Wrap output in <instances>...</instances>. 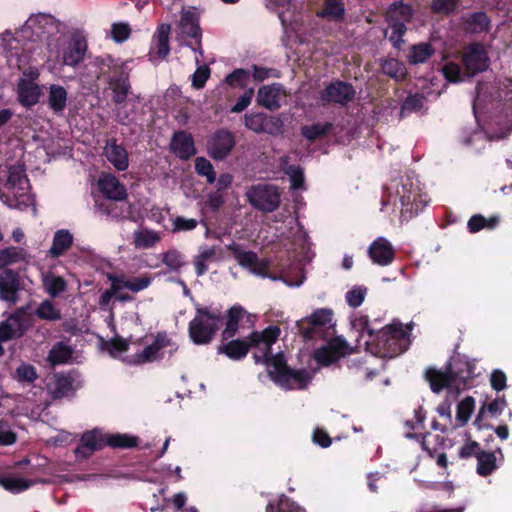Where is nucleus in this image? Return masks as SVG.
<instances>
[{"label": "nucleus", "instance_id": "obj_1", "mask_svg": "<svg viewBox=\"0 0 512 512\" xmlns=\"http://www.w3.org/2000/svg\"><path fill=\"white\" fill-rule=\"evenodd\" d=\"M280 335L277 326H269L262 332H253L249 337V348L256 349V363H265L271 379L283 389H304L312 380V374L307 370H294L286 365L281 353L271 355V346Z\"/></svg>", "mask_w": 512, "mask_h": 512}, {"label": "nucleus", "instance_id": "obj_2", "mask_svg": "<svg viewBox=\"0 0 512 512\" xmlns=\"http://www.w3.org/2000/svg\"><path fill=\"white\" fill-rule=\"evenodd\" d=\"M66 25L51 14H32L15 33L17 41L45 40L48 52L59 56L58 45L64 43Z\"/></svg>", "mask_w": 512, "mask_h": 512}, {"label": "nucleus", "instance_id": "obj_3", "mask_svg": "<svg viewBox=\"0 0 512 512\" xmlns=\"http://www.w3.org/2000/svg\"><path fill=\"white\" fill-rule=\"evenodd\" d=\"M466 73H462L458 64L449 62L442 68L444 77L450 82H462L465 76L472 77L485 71L489 66V58L485 48L480 44L469 45L462 57Z\"/></svg>", "mask_w": 512, "mask_h": 512}, {"label": "nucleus", "instance_id": "obj_4", "mask_svg": "<svg viewBox=\"0 0 512 512\" xmlns=\"http://www.w3.org/2000/svg\"><path fill=\"white\" fill-rule=\"evenodd\" d=\"M105 445L114 448H131L137 445V438L127 434L103 436L99 429L86 432L81 437V444L75 449L77 458H87Z\"/></svg>", "mask_w": 512, "mask_h": 512}, {"label": "nucleus", "instance_id": "obj_5", "mask_svg": "<svg viewBox=\"0 0 512 512\" xmlns=\"http://www.w3.org/2000/svg\"><path fill=\"white\" fill-rule=\"evenodd\" d=\"M175 34L179 43L190 47L193 52L198 53L200 56L203 55L199 14L194 9L182 10L180 20L175 27Z\"/></svg>", "mask_w": 512, "mask_h": 512}, {"label": "nucleus", "instance_id": "obj_6", "mask_svg": "<svg viewBox=\"0 0 512 512\" xmlns=\"http://www.w3.org/2000/svg\"><path fill=\"white\" fill-rule=\"evenodd\" d=\"M226 248L231 251L234 258L237 260L240 266L245 269H248L252 274L259 277H269L272 280L281 279L287 286L289 287H299L303 281L304 276L301 275V278L298 281H291L284 276L281 277H272L268 274V266L269 262L265 259H259L256 253L252 251L243 250L238 244L235 242L226 246Z\"/></svg>", "mask_w": 512, "mask_h": 512}, {"label": "nucleus", "instance_id": "obj_7", "mask_svg": "<svg viewBox=\"0 0 512 512\" xmlns=\"http://www.w3.org/2000/svg\"><path fill=\"white\" fill-rule=\"evenodd\" d=\"M333 311L329 308H319L309 317L296 322L299 333L307 339H313L316 336H332L334 334Z\"/></svg>", "mask_w": 512, "mask_h": 512}, {"label": "nucleus", "instance_id": "obj_8", "mask_svg": "<svg viewBox=\"0 0 512 512\" xmlns=\"http://www.w3.org/2000/svg\"><path fill=\"white\" fill-rule=\"evenodd\" d=\"M469 378V371L464 375L456 373L451 368H448L445 371L429 369L426 372V379L434 392L438 393L443 389H446L448 394L454 398H456L461 391L467 388V381Z\"/></svg>", "mask_w": 512, "mask_h": 512}, {"label": "nucleus", "instance_id": "obj_9", "mask_svg": "<svg viewBox=\"0 0 512 512\" xmlns=\"http://www.w3.org/2000/svg\"><path fill=\"white\" fill-rule=\"evenodd\" d=\"M221 322L220 315L206 309L197 308L195 317L189 324V335L195 344H207L214 337Z\"/></svg>", "mask_w": 512, "mask_h": 512}, {"label": "nucleus", "instance_id": "obj_10", "mask_svg": "<svg viewBox=\"0 0 512 512\" xmlns=\"http://www.w3.org/2000/svg\"><path fill=\"white\" fill-rule=\"evenodd\" d=\"M177 350L176 345L166 334L159 333L151 343L146 342L145 347L134 355L125 359L130 364H145L169 357Z\"/></svg>", "mask_w": 512, "mask_h": 512}, {"label": "nucleus", "instance_id": "obj_11", "mask_svg": "<svg viewBox=\"0 0 512 512\" xmlns=\"http://www.w3.org/2000/svg\"><path fill=\"white\" fill-rule=\"evenodd\" d=\"M412 15V9L409 5L400 3H393L387 13L386 18L389 22V29L391 31L389 40L394 47L399 48L403 43L402 37L406 31L405 23L408 22Z\"/></svg>", "mask_w": 512, "mask_h": 512}, {"label": "nucleus", "instance_id": "obj_12", "mask_svg": "<svg viewBox=\"0 0 512 512\" xmlns=\"http://www.w3.org/2000/svg\"><path fill=\"white\" fill-rule=\"evenodd\" d=\"M246 196L253 207L264 212H273L280 205V193L274 185H254L246 192Z\"/></svg>", "mask_w": 512, "mask_h": 512}, {"label": "nucleus", "instance_id": "obj_13", "mask_svg": "<svg viewBox=\"0 0 512 512\" xmlns=\"http://www.w3.org/2000/svg\"><path fill=\"white\" fill-rule=\"evenodd\" d=\"M59 56L55 53H49L50 58H54L55 61L75 67L83 61L87 51V41L84 37L76 36L67 40L66 33H64V43L58 45Z\"/></svg>", "mask_w": 512, "mask_h": 512}, {"label": "nucleus", "instance_id": "obj_14", "mask_svg": "<svg viewBox=\"0 0 512 512\" xmlns=\"http://www.w3.org/2000/svg\"><path fill=\"white\" fill-rule=\"evenodd\" d=\"M30 326V315L24 310H18L0 323V340L20 338Z\"/></svg>", "mask_w": 512, "mask_h": 512}, {"label": "nucleus", "instance_id": "obj_15", "mask_svg": "<svg viewBox=\"0 0 512 512\" xmlns=\"http://www.w3.org/2000/svg\"><path fill=\"white\" fill-rule=\"evenodd\" d=\"M25 288V282L21 276L11 270L6 269L0 273V299L10 304H15L19 297V291Z\"/></svg>", "mask_w": 512, "mask_h": 512}, {"label": "nucleus", "instance_id": "obj_16", "mask_svg": "<svg viewBox=\"0 0 512 512\" xmlns=\"http://www.w3.org/2000/svg\"><path fill=\"white\" fill-rule=\"evenodd\" d=\"M347 350L346 342L336 337L314 352L315 360L321 365H329L342 357Z\"/></svg>", "mask_w": 512, "mask_h": 512}, {"label": "nucleus", "instance_id": "obj_17", "mask_svg": "<svg viewBox=\"0 0 512 512\" xmlns=\"http://www.w3.org/2000/svg\"><path fill=\"white\" fill-rule=\"evenodd\" d=\"M235 145L231 132L221 130L214 134L208 143V151L211 157L217 160L224 159Z\"/></svg>", "mask_w": 512, "mask_h": 512}, {"label": "nucleus", "instance_id": "obj_18", "mask_svg": "<svg viewBox=\"0 0 512 512\" xmlns=\"http://www.w3.org/2000/svg\"><path fill=\"white\" fill-rule=\"evenodd\" d=\"M368 253L373 263L380 266H387L394 259V248L384 237H378L369 246Z\"/></svg>", "mask_w": 512, "mask_h": 512}, {"label": "nucleus", "instance_id": "obj_19", "mask_svg": "<svg viewBox=\"0 0 512 512\" xmlns=\"http://www.w3.org/2000/svg\"><path fill=\"white\" fill-rule=\"evenodd\" d=\"M104 155L108 162L118 171H125L129 166V155L125 147L115 139H108L104 147Z\"/></svg>", "mask_w": 512, "mask_h": 512}, {"label": "nucleus", "instance_id": "obj_20", "mask_svg": "<svg viewBox=\"0 0 512 512\" xmlns=\"http://www.w3.org/2000/svg\"><path fill=\"white\" fill-rule=\"evenodd\" d=\"M100 191L110 200L121 201L127 197V190L112 174L104 173L98 179Z\"/></svg>", "mask_w": 512, "mask_h": 512}, {"label": "nucleus", "instance_id": "obj_21", "mask_svg": "<svg viewBox=\"0 0 512 512\" xmlns=\"http://www.w3.org/2000/svg\"><path fill=\"white\" fill-rule=\"evenodd\" d=\"M284 95L283 87L280 84L264 85L258 90L257 102L268 110H276L280 107Z\"/></svg>", "mask_w": 512, "mask_h": 512}, {"label": "nucleus", "instance_id": "obj_22", "mask_svg": "<svg viewBox=\"0 0 512 512\" xmlns=\"http://www.w3.org/2000/svg\"><path fill=\"white\" fill-rule=\"evenodd\" d=\"M412 200V192L410 188H407L406 183H400L393 181L389 187H387V199L382 201L383 205L392 204L394 207L397 206L398 201L402 207L408 210V205Z\"/></svg>", "mask_w": 512, "mask_h": 512}, {"label": "nucleus", "instance_id": "obj_23", "mask_svg": "<svg viewBox=\"0 0 512 512\" xmlns=\"http://www.w3.org/2000/svg\"><path fill=\"white\" fill-rule=\"evenodd\" d=\"M171 27L169 24H162L158 27L152 41L150 55L153 59H165L170 53L169 34Z\"/></svg>", "mask_w": 512, "mask_h": 512}, {"label": "nucleus", "instance_id": "obj_24", "mask_svg": "<svg viewBox=\"0 0 512 512\" xmlns=\"http://www.w3.org/2000/svg\"><path fill=\"white\" fill-rule=\"evenodd\" d=\"M221 249L216 246L202 245L193 258V264L198 276L204 275L208 270V263L221 257Z\"/></svg>", "mask_w": 512, "mask_h": 512}, {"label": "nucleus", "instance_id": "obj_25", "mask_svg": "<svg viewBox=\"0 0 512 512\" xmlns=\"http://www.w3.org/2000/svg\"><path fill=\"white\" fill-rule=\"evenodd\" d=\"M171 149L181 159H188L196 153L192 136L183 131L174 134Z\"/></svg>", "mask_w": 512, "mask_h": 512}, {"label": "nucleus", "instance_id": "obj_26", "mask_svg": "<svg viewBox=\"0 0 512 512\" xmlns=\"http://www.w3.org/2000/svg\"><path fill=\"white\" fill-rule=\"evenodd\" d=\"M41 95V89L37 83L28 79H20L18 82V99L25 107L35 105Z\"/></svg>", "mask_w": 512, "mask_h": 512}, {"label": "nucleus", "instance_id": "obj_27", "mask_svg": "<svg viewBox=\"0 0 512 512\" xmlns=\"http://www.w3.org/2000/svg\"><path fill=\"white\" fill-rule=\"evenodd\" d=\"M354 94L355 91L351 85L343 82H337L326 88L323 98L329 102L331 101L343 104L350 101Z\"/></svg>", "mask_w": 512, "mask_h": 512}, {"label": "nucleus", "instance_id": "obj_28", "mask_svg": "<svg viewBox=\"0 0 512 512\" xmlns=\"http://www.w3.org/2000/svg\"><path fill=\"white\" fill-rule=\"evenodd\" d=\"M68 100L67 90L59 84H51L48 89L47 104L55 114H62Z\"/></svg>", "mask_w": 512, "mask_h": 512}, {"label": "nucleus", "instance_id": "obj_29", "mask_svg": "<svg viewBox=\"0 0 512 512\" xmlns=\"http://www.w3.org/2000/svg\"><path fill=\"white\" fill-rule=\"evenodd\" d=\"M48 387L54 398L69 396L75 390L74 380L70 375H54Z\"/></svg>", "mask_w": 512, "mask_h": 512}, {"label": "nucleus", "instance_id": "obj_30", "mask_svg": "<svg viewBox=\"0 0 512 512\" xmlns=\"http://www.w3.org/2000/svg\"><path fill=\"white\" fill-rule=\"evenodd\" d=\"M73 244V235L67 229L57 230L54 234L52 246L48 253L53 258H58L66 253Z\"/></svg>", "mask_w": 512, "mask_h": 512}, {"label": "nucleus", "instance_id": "obj_31", "mask_svg": "<svg viewBox=\"0 0 512 512\" xmlns=\"http://www.w3.org/2000/svg\"><path fill=\"white\" fill-rule=\"evenodd\" d=\"M161 233L147 228H140L133 233V243L137 249H150L161 240Z\"/></svg>", "mask_w": 512, "mask_h": 512}, {"label": "nucleus", "instance_id": "obj_32", "mask_svg": "<svg viewBox=\"0 0 512 512\" xmlns=\"http://www.w3.org/2000/svg\"><path fill=\"white\" fill-rule=\"evenodd\" d=\"M121 290L128 289L137 293L148 288L152 283V277L144 275L141 277L128 278L126 276H115Z\"/></svg>", "mask_w": 512, "mask_h": 512}, {"label": "nucleus", "instance_id": "obj_33", "mask_svg": "<svg viewBox=\"0 0 512 512\" xmlns=\"http://www.w3.org/2000/svg\"><path fill=\"white\" fill-rule=\"evenodd\" d=\"M249 350V342L243 340H231L226 344L219 346L218 352L224 353L232 360L244 358Z\"/></svg>", "mask_w": 512, "mask_h": 512}, {"label": "nucleus", "instance_id": "obj_34", "mask_svg": "<svg viewBox=\"0 0 512 512\" xmlns=\"http://www.w3.org/2000/svg\"><path fill=\"white\" fill-rule=\"evenodd\" d=\"M27 258V252L20 247L10 246L0 250V269L9 265L20 263Z\"/></svg>", "mask_w": 512, "mask_h": 512}, {"label": "nucleus", "instance_id": "obj_35", "mask_svg": "<svg viewBox=\"0 0 512 512\" xmlns=\"http://www.w3.org/2000/svg\"><path fill=\"white\" fill-rule=\"evenodd\" d=\"M246 316V312L239 306L232 307L228 312L226 327L222 333L225 340L232 338L238 330L239 323Z\"/></svg>", "mask_w": 512, "mask_h": 512}, {"label": "nucleus", "instance_id": "obj_36", "mask_svg": "<svg viewBox=\"0 0 512 512\" xmlns=\"http://www.w3.org/2000/svg\"><path fill=\"white\" fill-rule=\"evenodd\" d=\"M109 88L113 92V101L117 105H121L125 101L130 91V85L127 77L125 76L111 78L109 80Z\"/></svg>", "mask_w": 512, "mask_h": 512}, {"label": "nucleus", "instance_id": "obj_37", "mask_svg": "<svg viewBox=\"0 0 512 512\" xmlns=\"http://www.w3.org/2000/svg\"><path fill=\"white\" fill-rule=\"evenodd\" d=\"M42 281L45 291L51 297H57L67 288L66 281L62 277L56 276L55 274L52 273L44 275Z\"/></svg>", "mask_w": 512, "mask_h": 512}, {"label": "nucleus", "instance_id": "obj_38", "mask_svg": "<svg viewBox=\"0 0 512 512\" xmlns=\"http://www.w3.org/2000/svg\"><path fill=\"white\" fill-rule=\"evenodd\" d=\"M435 50L429 43H420L413 45L409 53V61L411 64H419L426 62Z\"/></svg>", "mask_w": 512, "mask_h": 512}, {"label": "nucleus", "instance_id": "obj_39", "mask_svg": "<svg viewBox=\"0 0 512 512\" xmlns=\"http://www.w3.org/2000/svg\"><path fill=\"white\" fill-rule=\"evenodd\" d=\"M0 485L12 493H19L30 488L33 482L21 477H3Z\"/></svg>", "mask_w": 512, "mask_h": 512}, {"label": "nucleus", "instance_id": "obj_40", "mask_svg": "<svg viewBox=\"0 0 512 512\" xmlns=\"http://www.w3.org/2000/svg\"><path fill=\"white\" fill-rule=\"evenodd\" d=\"M381 69L384 74L396 80H401L406 76L404 64L393 58L384 60L381 64Z\"/></svg>", "mask_w": 512, "mask_h": 512}, {"label": "nucleus", "instance_id": "obj_41", "mask_svg": "<svg viewBox=\"0 0 512 512\" xmlns=\"http://www.w3.org/2000/svg\"><path fill=\"white\" fill-rule=\"evenodd\" d=\"M282 167L289 176L292 189H302L304 187V174L299 166L287 165L286 159H281Z\"/></svg>", "mask_w": 512, "mask_h": 512}, {"label": "nucleus", "instance_id": "obj_42", "mask_svg": "<svg viewBox=\"0 0 512 512\" xmlns=\"http://www.w3.org/2000/svg\"><path fill=\"white\" fill-rule=\"evenodd\" d=\"M162 262L172 271H177L185 265L184 255L177 249H169L161 254Z\"/></svg>", "mask_w": 512, "mask_h": 512}, {"label": "nucleus", "instance_id": "obj_43", "mask_svg": "<svg viewBox=\"0 0 512 512\" xmlns=\"http://www.w3.org/2000/svg\"><path fill=\"white\" fill-rule=\"evenodd\" d=\"M195 62L198 65L196 71L192 75V85L196 89H201L204 87L206 81L208 80L210 76V69L206 65H201V58L198 53H195Z\"/></svg>", "mask_w": 512, "mask_h": 512}, {"label": "nucleus", "instance_id": "obj_44", "mask_svg": "<svg viewBox=\"0 0 512 512\" xmlns=\"http://www.w3.org/2000/svg\"><path fill=\"white\" fill-rule=\"evenodd\" d=\"M344 12L345 8L342 0H326L324 9L318 15L338 20L343 17Z\"/></svg>", "mask_w": 512, "mask_h": 512}, {"label": "nucleus", "instance_id": "obj_45", "mask_svg": "<svg viewBox=\"0 0 512 512\" xmlns=\"http://www.w3.org/2000/svg\"><path fill=\"white\" fill-rule=\"evenodd\" d=\"M477 471L482 476H487L496 469V457L493 453L482 452L477 456Z\"/></svg>", "mask_w": 512, "mask_h": 512}, {"label": "nucleus", "instance_id": "obj_46", "mask_svg": "<svg viewBox=\"0 0 512 512\" xmlns=\"http://www.w3.org/2000/svg\"><path fill=\"white\" fill-rule=\"evenodd\" d=\"M35 313L40 319L43 320L56 321L61 319L60 311L49 300H45L40 303Z\"/></svg>", "mask_w": 512, "mask_h": 512}, {"label": "nucleus", "instance_id": "obj_47", "mask_svg": "<svg viewBox=\"0 0 512 512\" xmlns=\"http://www.w3.org/2000/svg\"><path fill=\"white\" fill-rule=\"evenodd\" d=\"M498 224L497 217L485 218L482 215H474L468 221V229L471 233L480 231L483 228L492 229Z\"/></svg>", "mask_w": 512, "mask_h": 512}, {"label": "nucleus", "instance_id": "obj_48", "mask_svg": "<svg viewBox=\"0 0 512 512\" xmlns=\"http://www.w3.org/2000/svg\"><path fill=\"white\" fill-rule=\"evenodd\" d=\"M367 287L364 285H355L345 295L347 304L352 308L359 307L367 295Z\"/></svg>", "mask_w": 512, "mask_h": 512}, {"label": "nucleus", "instance_id": "obj_49", "mask_svg": "<svg viewBox=\"0 0 512 512\" xmlns=\"http://www.w3.org/2000/svg\"><path fill=\"white\" fill-rule=\"evenodd\" d=\"M71 355L72 351L68 346L58 343L51 349L48 359L53 365L63 364L71 358Z\"/></svg>", "mask_w": 512, "mask_h": 512}, {"label": "nucleus", "instance_id": "obj_50", "mask_svg": "<svg viewBox=\"0 0 512 512\" xmlns=\"http://www.w3.org/2000/svg\"><path fill=\"white\" fill-rule=\"evenodd\" d=\"M475 408V401L472 397L464 398L457 406L456 418L461 425H464L470 419Z\"/></svg>", "mask_w": 512, "mask_h": 512}, {"label": "nucleus", "instance_id": "obj_51", "mask_svg": "<svg viewBox=\"0 0 512 512\" xmlns=\"http://www.w3.org/2000/svg\"><path fill=\"white\" fill-rule=\"evenodd\" d=\"M488 24V17L482 12L474 13L466 20L467 29L475 33L482 32L487 29Z\"/></svg>", "mask_w": 512, "mask_h": 512}, {"label": "nucleus", "instance_id": "obj_52", "mask_svg": "<svg viewBox=\"0 0 512 512\" xmlns=\"http://www.w3.org/2000/svg\"><path fill=\"white\" fill-rule=\"evenodd\" d=\"M110 35L116 43H123L129 39L131 27L126 22H115L111 25Z\"/></svg>", "mask_w": 512, "mask_h": 512}, {"label": "nucleus", "instance_id": "obj_53", "mask_svg": "<svg viewBox=\"0 0 512 512\" xmlns=\"http://www.w3.org/2000/svg\"><path fill=\"white\" fill-rule=\"evenodd\" d=\"M331 124L329 123H317L309 126H304L301 130L302 135L312 141L323 135H325L330 129Z\"/></svg>", "mask_w": 512, "mask_h": 512}, {"label": "nucleus", "instance_id": "obj_54", "mask_svg": "<svg viewBox=\"0 0 512 512\" xmlns=\"http://www.w3.org/2000/svg\"><path fill=\"white\" fill-rule=\"evenodd\" d=\"M266 512H305L301 507L291 502L285 496L279 500L277 507L273 502H269L266 507Z\"/></svg>", "mask_w": 512, "mask_h": 512}, {"label": "nucleus", "instance_id": "obj_55", "mask_svg": "<svg viewBox=\"0 0 512 512\" xmlns=\"http://www.w3.org/2000/svg\"><path fill=\"white\" fill-rule=\"evenodd\" d=\"M195 170L196 172L207 178V182L212 184L216 180V175L213 169L212 164L205 158H197L195 161Z\"/></svg>", "mask_w": 512, "mask_h": 512}, {"label": "nucleus", "instance_id": "obj_56", "mask_svg": "<svg viewBox=\"0 0 512 512\" xmlns=\"http://www.w3.org/2000/svg\"><path fill=\"white\" fill-rule=\"evenodd\" d=\"M423 103L424 97L419 94L408 96L402 105L400 112L401 117H405L409 113L420 110Z\"/></svg>", "mask_w": 512, "mask_h": 512}, {"label": "nucleus", "instance_id": "obj_57", "mask_svg": "<svg viewBox=\"0 0 512 512\" xmlns=\"http://www.w3.org/2000/svg\"><path fill=\"white\" fill-rule=\"evenodd\" d=\"M283 123L282 121L275 116L264 115L263 121V130L262 133H267L270 135H277L282 131Z\"/></svg>", "mask_w": 512, "mask_h": 512}, {"label": "nucleus", "instance_id": "obj_58", "mask_svg": "<svg viewBox=\"0 0 512 512\" xmlns=\"http://www.w3.org/2000/svg\"><path fill=\"white\" fill-rule=\"evenodd\" d=\"M264 113L246 114L244 117L245 126L255 133H262Z\"/></svg>", "mask_w": 512, "mask_h": 512}, {"label": "nucleus", "instance_id": "obj_59", "mask_svg": "<svg viewBox=\"0 0 512 512\" xmlns=\"http://www.w3.org/2000/svg\"><path fill=\"white\" fill-rule=\"evenodd\" d=\"M197 225L198 221L196 219L178 216L172 221V230L174 232L191 231L195 229Z\"/></svg>", "mask_w": 512, "mask_h": 512}, {"label": "nucleus", "instance_id": "obj_60", "mask_svg": "<svg viewBox=\"0 0 512 512\" xmlns=\"http://www.w3.org/2000/svg\"><path fill=\"white\" fill-rule=\"evenodd\" d=\"M130 347V344L121 338H115L108 344V351L111 356L115 358L122 357V354L126 352Z\"/></svg>", "mask_w": 512, "mask_h": 512}, {"label": "nucleus", "instance_id": "obj_61", "mask_svg": "<svg viewBox=\"0 0 512 512\" xmlns=\"http://www.w3.org/2000/svg\"><path fill=\"white\" fill-rule=\"evenodd\" d=\"M249 73L244 69H236L227 75L225 81L231 86L244 87L248 79Z\"/></svg>", "mask_w": 512, "mask_h": 512}, {"label": "nucleus", "instance_id": "obj_62", "mask_svg": "<svg viewBox=\"0 0 512 512\" xmlns=\"http://www.w3.org/2000/svg\"><path fill=\"white\" fill-rule=\"evenodd\" d=\"M16 378L21 382H32L37 378L35 368L28 364H21L16 369Z\"/></svg>", "mask_w": 512, "mask_h": 512}, {"label": "nucleus", "instance_id": "obj_63", "mask_svg": "<svg viewBox=\"0 0 512 512\" xmlns=\"http://www.w3.org/2000/svg\"><path fill=\"white\" fill-rule=\"evenodd\" d=\"M109 280L111 281L110 289L104 291L99 299V304L103 307L110 303L111 299L114 298V295L118 290H121L115 276L109 275Z\"/></svg>", "mask_w": 512, "mask_h": 512}, {"label": "nucleus", "instance_id": "obj_64", "mask_svg": "<svg viewBox=\"0 0 512 512\" xmlns=\"http://www.w3.org/2000/svg\"><path fill=\"white\" fill-rule=\"evenodd\" d=\"M253 95L254 90L252 88L246 90L243 95L239 97L236 104L231 108V112L240 113L245 110L250 105Z\"/></svg>", "mask_w": 512, "mask_h": 512}]
</instances>
